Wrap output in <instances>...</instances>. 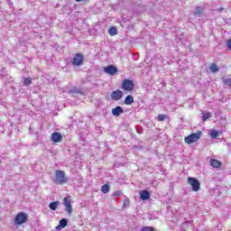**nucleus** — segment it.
<instances>
[{"label":"nucleus","mask_w":231,"mask_h":231,"mask_svg":"<svg viewBox=\"0 0 231 231\" xmlns=\"http://www.w3.org/2000/svg\"><path fill=\"white\" fill-rule=\"evenodd\" d=\"M53 181L56 183V185H65V183H68L66 172L62 170H56L54 172Z\"/></svg>","instance_id":"nucleus-1"},{"label":"nucleus","mask_w":231,"mask_h":231,"mask_svg":"<svg viewBox=\"0 0 231 231\" xmlns=\"http://www.w3.org/2000/svg\"><path fill=\"white\" fill-rule=\"evenodd\" d=\"M201 134H202L201 131H198L197 133H193V134H189V136H186L184 138V142L188 145H190L191 143H196V142H199V138H201Z\"/></svg>","instance_id":"nucleus-2"},{"label":"nucleus","mask_w":231,"mask_h":231,"mask_svg":"<svg viewBox=\"0 0 231 231\" xmlns=\"http://www.w3.org/2000/svg\"><path fill=\"white\" fill-rule=\"evenodd\" d=\"M188 184L191 186L193 192H198L201 189V183L194 177L188 178Z\"/></svg>","instance_id":"nucleus-3"},{"label":"nucleus","mask_w":231,"mask_h":231,"mask_svg":"<svg viewBox=\"0 0 231 231\" xmlns=\"http://www.w3.org/2000/svg\"><path fill=\"white\" fill-rule=\"evenodd\" d=\"M122 89L126 93H131L134 90V82L131 79H124L122 83Z\"/></svg>","instance_id":"nucleus-4"},{"label":"nucleus","mask_w":231,"mask_h":231,"mask_svg":"<svg viewBox=\"0 0 231 231\" xmlns=\"http://www.w3.org/2000/svg\"><path fill=\"white\" fill-rule=\"evenodd\" d=\"M28 221V214L24 212L18 213L14 217V223L16 225H23Z\"/></svg>","instance_id":"nucleus-5"},{"label":"nucleus","mask_w":231,"mask_h":231,"mask_svg":"<svg viewBox=\"0 0 231 231\" xmlns=\"http://www.w3.org/2000/svg\"><path fill=\"white\" fill-rule=\"evenodd\" d=\"M71 62L73 66H82L84 64V55L82 53H76Z\"/></svg>","instance_id":"nucleus-6"},{"label":"nucleus","mask_w":231,"mask_h":231,"mask_svg":"<svg viewBox=\"0 0 231 231\" xmlns=\"http://www.w3.org/2000/svg\"><path fill=\"white\" fill-rule=\"evenodd\" d=\"M63 205H64L65 210L68 212V214H72L73 208L71 207V200L69 199V197H65L63 199Z\"/></svg>","instance_id":"nucleus-7"},{"label":"nucleus","mask_w":231,"mask_h":231,"mask_svg":"<svg viewBox=\"0 0 231 231\" xmlns=\"http://www.w3.org/2000/svg\"><path fill=\"white\" fill-rule=\"evenodd\" d=\"M122 97H124V92H122V90L120 89L115 90L111 93V98L116 102H118V100H122Z\"/></svg>","instance_id":"nucleus-8"},{"label":"nucleus","mask_w":231,"mask_h":231,"mask_svg":"<svg viewBox=\"0 0 231 231\" xmlns=\"http://www.w3.org/2000/svg\"><path fill=\"white\" fill-rule=\"evenodd\" d=\"M105 73H107V75H116L118 73V69L113 65H109L104 69Z\"/></svg>","instance_id":"nucleus-9"},{"label":"nucleus","mask_w":231,"mask_h":231,"mask_svg":"<svg viewBox=\"0 0 231 231\" xmlns=\"http://www.w3.org/2000/svg\"><path fill=\"white\" fill-rule=\"evenodd\" d=\"M51 140L54 142V143H60V142H62V134L59 132H54L51 134Z\"/></svg>","instance_id":"nucleus-10"},{"label":"nucleus","mask_w":231,"mask_h":231,"mask_svg":"<svg viewBox=\"0 0 231 231\" xmlns=\"http://www.w3.org/2000/svg\"><path fill=\"white\" fill-rule=\"evenodd\" d=\"M209 165L213 167V169H219L221 165H223V162L216 159H210Z\"/></svg>","instance_id":"nucleus-11"},{"label":"nucleus","mask_w":231,"mask_h":231,"mask_svg":"<svg viewBox=\"0 0 231 231\" xmlns=\"http://www.w3.org/2000/svg\"><path fill=\"white\" fill-rule=\"evenodd\" d=\"M149 198H151V193L148 190L143 189L140 192V199L143 201H147Z\"/></svg>","instance_id":"nucleus-12"},{"label":"nucleus","mask_w":231,"mask_h":231,"mask_svg":"<svg viewBox=\"0 0 231 231\" xmlns=\"http://www.w3.org/2000/svg\"><path fill=\"white\" fill-rule=\"evenodd\" d=\"M124 113V108L122 106H116L112 109V115L114 116H120Z\"/></svg>","instance_id":"nucleus-13"},{"label":"nucleus","mask_w":231,"mask_h":231,"mask_svg":"<svg viewBox=\"0 0 231 231\" xmlns=\"http://www.w3.org/2000/svg\"><path fill=\"white\" fill-rule=\"evenodd\" d=\"M68 226V219L62 218L60 220V225L56 226V230H62V228H66Z\"/></svg>","instance_id":"nucleus-14"},{"label":"nucleus","mask_w":231,"mask_h":231,"mask_svg":"<svg viewBox=\"0 0 231 231\" xmlns=\"http://www.w3.org/2000/svg\"><path fill=\"white\" fill-rule=\"evenodd\" d=\"M134 104V97L132 95H128L125 97V106H132Z\"/></svg>","instance_id":"nucleus-15"},{"label":"nucleus","mask_w":231,"mask_h":231,"mask_svg":"<svg viewBox=\"0 0 231 231\" xmlns=\"http://www.w3.org/2000/svg\"><path fill=\"white\" fill-rule=\"evenodd\" d=\"M59 205H60V202L59 200H57L54 202H51L49 207H50L51 210H57V208L59 207Z\"/></svg>","instance_id":"nucleus-16"},{"label":"nucleus","mask_w":231,"mask_h":231,"mask_svg":"<svg viewBox=\"0 0 231 231\" xmlns=\"http://www.w3.org/2000/svg\"><path fill=\"white\" fill-rule=\"evenodd\" d=\"M110 190V188H109V184H104L102 187H101V192L103 194H107Z\"/></svg>","instance_id":"nucleus-17"},{"label":"nucleus","mask_w":231,"mask_h":231,"mask_svg":"<svg viewBox=\"0 0 231 231\" xmlns=\"http://www.w3.org/2000/svg\"><path fill=\"white\" fill-rule=\"evenodd\" d=\"M209 69L211 71H213V73H216V72L219 71V67H217V65L216 63H211L209 66Z\"/></svg>","instance_id":"nucleus-18"},{"label":"nucleus","mask_w":231,"mask_h":231,"mask_svg":"<svg viewBox=\"0 0 231 231\" xmlns=\"http://www.w3.org/2000/svg\"><path fill=\"white\" fill-rule=\"evenodd\" d=\"M212 116V114L210 112H206L202 114V120L203 122H207V120H208V118H210Z\"/></svg>","instance_id":"nucleus-19"},{"label":"nucleus","mask_w":231,"mask_h":231,"mask_svg":"<svg viewBox=\"0 0 231 231\" xmlns=\"http://www.w3.org/2000/svg\"><path fill=\"white\" fill-rule=\"evenodd\" d=\"M109 35L115 36L117 35L118 31L116 30V27H110L108 30Z\"/></svg>","instance_id":"nucleus-20"},{"label":"nucleus","mask_w":231,"mask_h":231,"mask_svg":"<svg viewBox=\"0 0 231 231\" xmlns=\"http://www.w3.org/2000/svg\"><path fill=\"white\" fill-rule=\"evenodd\" d=\"M166 118H167V116L165 114H162L157 116L158 122H164Z\"/></svg>","instance_id":"nucleus-21"},{"label":"nucleus","mask_w":231,"mask_h":231,"mask_svg":"<svg viewBox=\"0 0 231 231\" xmlns=\"http://www.w3.org/2000/svg\"><path fill=\"white\" fill-rule=\"evenodd\" d=\"M209 134H210L211 138L216 139V138H217V136H219V132L213 130V131H211V133Z\"/></svg>","instance_id":"nucleus-22"},{"label":"nucleus","mask_w":231,"mask_h":231,"mask_svg":"<svg viewBox=\"0 0 231 231\" xmlns=\"http://www.w3.org/2000/svg\"><path fill=\"white\" fill-rule=\"evenodd\" d=\"M130 204H131V201L129 200V199L126 198L124 199L123 207L125 208H127V207H129Z\"/></svg>","instance_id":"nucleus-23"},{"label":"nucleus","mask_w":231,"mask_h":231,"mask_svg":"<svg viewBox=\"0 0 231 231\" xmlns=\"http://www.w3.org/2000/svg\"><path fill=\"white\" fill-rule=\"evenodd\" d=\"M203 14V9L200 7H196V11L194 13V15H201Z\"/></svg>","instance_id":"nucleus-24"},{"label":"nucleus","mask_w":231,"mask_h":231,"mask_svg":"<svg viewBox=\"0 0 231 231\" xmlns=\"http://www.w3.org/2000/svg\"><path fill=\"white\" fill-rule=\"evenodd\" d=\"M30 84H32V79L30 78H25L23 79V86H30Z\"/></svg>","instance_id":"nucleus-25"},{"label":"nucleus","mask_w":231,"mask_h":231,"mask_svg":"<svg viewBox=\"0 0 231 231\" xmlns=\"http://www.w3.org/2000/svg\"><path fill=\"white\" fill-rule=\"evenodd\" d=\"M141 231H156L153 227L151 226H143Z\"/></svg>","instance_id":"nucleus-26"},{"label":"nucleus","mask_w":231,"mask_h":231,"mask_svg":"<svg viewBox=\"0 0 231 231\" xmlns=\"http://www.w3.org/2000/svg\"><path fill=\"white\" fill-rule=\"evenodd\" d=\"M224 84H225V86L230 87L231 86V79L230 78L225 79H224Z\"/></svg>","instance_id":"nucleus-27"},{"label":"nucleus","mask_w":231,"mask_h":231,"mask_svg":"<svg viewBox=\"0 0 231 231\" xmlns=\"http://www.w3.org/2000/svg\"><path fill=\"white\" fill-rule=\"evenodd\" d=\"M122 194H123L122 190H116V191L114 192V196H115V197H117V198H119L120 196H122Z\"/></svg>","instance_id":"nucleus-28"},{"label":"nucleus","mask_w":231,"mask_h":231,"mask_svg":"<svg viewBox=\"0 0 231 231\" xmlns=\"http://www.w3.org/2000/svg\"><path fill=\"white\" fill-rule=\"evenodd\" d=\"M226 44H227L228 50H231V40H228Z\"/></svg>","instance_id":"nucleus-29"},{"label":"nucleus","mask_w":231,"mask_h":231,"mask_svg":"<svg viewBox=\"0 0 231 231\" xmlns=\"http://www.w3.org/2000/svg\"><path fill=\"white\" fill-rule=\"evenodd\" d=\"M82 1H84V0H76L77 3H80Z\"/></svg>","instance_id":"nucleus-30"},{"label":"nucleus","mask_w":231,"mask_h":231,"mask_svg":"<svg viewBox=\"0 0 231 231\" xmlns=\"http://www.w3.org/2000/svg\"><path fill=\"white\" fill-rule=\"evenodd\" d=\"M223 11V7H221L220 9H218V12H222Z\"/></svg>","instance_id":"nucleus-31"},{"label":"nucleus","mask_w":231,"mask_h":231,"mask_svg":"<svg viewBox=\"0 0 231 231\" xmlns=\"http://www.w3.org/2000/svg\"><path fill=\"white\" fill-rule=\"evenodd\" d=\"M73 92V90H69V93H72Z\"/></svg>","instance_id":"nucleus-32"}]
</instances>
